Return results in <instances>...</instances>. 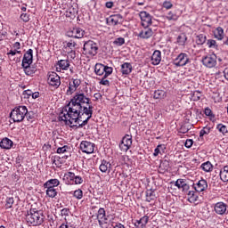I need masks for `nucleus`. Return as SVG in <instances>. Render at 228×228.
<instances>
[{
  "mask_svg": "<svg viewBox=\"0 0 228 228\" xmlns=\"http://www.w3.org/2000/svg\"><path fill=\"white\" fill-rule=\"evenodd\" d=\"M161 63V51L156 50L151 55V64L159 65Z\"/></svg>",
  "mask_w": 228,
  "mask_h": 228,
  "instance_id": "obj_19",
  "label": "nucleus"
},
{
  "mask_svg": "<svg viewBox=\"0 0 228 228\" xmlns=\"http://www.w3.org/2000/svg\"><path fill=\"white\" fill-rule=\"evenodd\" d=\"M202 63L205 67L213 69V67L216 66V54H209L203 57Z\"/></svg>",
  "mask_w": 228,
  "mask_h": 228,
  "instance_id": "obj_10",
  "label": "nucleus"
},
{
  "mask_svg": "<svg viewBox=\"0 0 228 228\" xmlns=\"http://www.w3.org/2000/svg\"><path fill=\"white\" fill-rule=\"evenodd\" d=\"M172 6H174V4H172V3L170 1H165L163 3V8H166V10H170V8H172Z\"/></svg>",
  "mask_w": 228,
  "mask_h": 228,
  "instance_id": "obj_53",
  "label": "nucleus"
},
{
  "mask_svg": "<svg viewBox=\"0 0 228 228\" xmlns=\"http://www.w3.org/2000/svg\"><path fill=\"white\" fill-rule=\"evenodd\" d=\"M76 45L77 44L74 41L66 42V47H69V49H74Z\"/></svg>",
  "mask_w": 228,
  "mask_h": 228,
  "instance_id": "obj_57",
  "label": "nucleus"
},
{
  "mask_svg": "<svg viewBox=\"0 0 228 228\" xmlns=\"http://www.w3.org/2000/svg\"><path fill=\"white\" fill-rule=\"evenodd\" d=\"M100 170L102 172V174H110L111 172V163L108 162L107 160H102V163L100 165Z\"/></svg>",
  "mask_w": 228,
  "mask_h": 228,
  "instance_id": "obj_20",
  "label": "nucleus"
},
{
  "mask_svg": "<svg viewBox=\"0 0 228 228\" xmlns=\"http://www.w3.org/2000/svg\"><path fill=\"white\" fill-rule=\"evenodd\" d=\"M201 168L204 170V172H211L213 170V164H211L209 161H207L201 165Z\"/></svg>",
  "mask_w": 228,
  "mask_h": 228,
  "instance_id": "obj_36",
  "label": "nucleus"
},
{
  "mask_svg": "<svg viewBox=\"0 0 228 228\" xmlns=\"http://www.w3.org/2000/svg\"><path fill=\"white\" fill-rule=\"evenodd\" d=\"M154 99H163L165 97V91L156 90L153 94Z\"/></svg>",
  "mask_w": 228,
  "mask_h": 228,
  "instance_id": "obj_39",
  "label": "nucleus"
},
{
  "mask_svg": "<svg viewBox=\"0 0 228 228\" xmlns=\"http://www.w3.org/2000/svg\"><path fill=\"white\" fill-rule=\"evenodd\" d=\"M114 45L120 47L126 44V39L124 37H118L113 41Z\"/></svg>",
  "mask_w": 228,
  "mask_h": 228,
  "instance_id": "obj_38",
  "label": "nucleus"
},
{
  "mask_svg": "<svg viewBox=\"0 0 228 228\" xmlns=\"http://www.w3.org/2000/svg\"><path fill=\"white\" fill-rule=\"evenodd\" d=\"M184 145H185L186 149H190L191 147V145H193V140L187 139Z\"/></svg>",
  "mask_w": 228,
  "mask_h": 228,
  "instance_id": "obj_59",
  "label": "nucleus"
},
{
  "mask_svg": "<svg viewBox=\"0 0 228 228\" xmlns=\"http://www.w3.org/2000/svg\"><path fill=\"white\" fill-rule=\"evenodd\" d=\"M85 104H92L90 98L83 93H76L70 102L62 109L61 113H74L77 117Z\"/></svg>",
  "mask_w": 228,
  "mask_h": 228,
  "instance_id": "obj_2",
  "label": "nucleus"
},
{
  "mask_svg": "<svg viewBox=\"0 0 228 228\" xmlns=\"http://www.w3.org/2000/svg\"><path fill=\"white\" fill-rule=\"evenodd\" d=\"M133 145V137L129 134H126L121 142L119 143V148L123 152H127L131 146Z\"/></svg>",
  "mask_w": 228,
  "mask_h": 228,
  "instance_id": "obj_8",
  "label": "nucleus"
},
{
  "mask_svg": "<svg viewBox=\"0 0 228 228\" xmlns=\"http://www.w3.org/2000/svg\"><path fill=\"white\" fill-rule=\"evenodd\" d=\"M23 95H27V97H32L33 95V91L31 90H26L23 92Z\"/></svg>",
  "mask_w": 228,
  "mask_h": 228,
  "instance_id": "obj_61",
  "label": "nucleus"
},
{
  "mask_svg": "<svg viewBox=\"0 0 228 228\" xmlns=\"http://www.w3.org/2000/svg\"><path fill=\"white\" fill-rule=\"evenodd\" d=\"M214 211L216 213V215H227L228 211H227V204L224 203V202H217L216 203L215 207H214Z\"/></svg>",
  "mask_w": 228,
  "mask_h": 228,
  "instance_id": "obj_13",
  "label": "nucleus"
},
{
  "mask_svg": "<svg viewBox=\"0 0 228 228\" xmlns=\"http://www.w3.org/2000/svg\"><path fill=\"white\" fill-rule=\"evenodd\" d=\"M61 216H69V215H70V209H69V208H62L61 210Z\"/></svg>",
  "mask_w": 228,
  "mask_h": 228,
  "instance_id": "obj_54",
  "label": "nucleus"
},
{
  "mask_svg": "<svg viewBox=\"0 0 228 228\" xmlns=\"http://www.w3.org/2000/svg\"><path fill=\"white\" fill-rule=\"evenodd\" d=\"M45 219V216H44V212L37 208H30L26 216L27 222L32 225H42Z\"/></svg>",
  "mask_w": 228,
  "mask_h": 228,
  "instance_id": "obj_3",
  "label": "nucleus"
},
{
  "mask_svg": "<svg viewBox=\"0 0 228 228\" xmlns=\"http://www.w3.org/2000/svg\"><path fill=\"white\" fill-rule=\"evenodd\" d=\"M104 77H108L110 74H113V68L104 65Z\"/></svg>",
  "mask_w": 228,
  "mask_h": 228,
  "instance_id": "obj_47",
  "label": "nucleus"
},
{
  "mask_svg": "<svg viewBox=\"0 0 228 228\" xmlns=\"http://www.w3.org/2000/svg\"><path fill=\"white\" fill-rule=\"evenodd\" d=\"M130 72H133V66L129 62H125L121 65V73L125 76H128Z\"/></svg>",
  "mask_w": 228,
  "mask_h": 228,
  "instance_id": "obj_22",
  "label": "nucleus"
},
{
  "mask_svg": "<svg viewBox=\"0 0 228 228\" xmlns=\"http://www.w3.org/2000/svg\"><path fill=\"white\" fill-rule=\"evenodd\" d=\"M166 19H167V20H177V19H179V15H177V13L174 11H170L167 15L166 16Z\"/></svg>",
  "mask_w": 228,
  "mask_h": 228,
  "instance_id": "obj_34",
  "label": "nucleus"
},
{
  "mask_svg": "<svg viewBox=\"0 0 228 228\" xmlns=\"http://www.w3.org/2000/svg\"><path fill=\"white\" fill-rule=\"evenodd\" d=\"M15 203V200L13 197H7L5 199L4 208L5 209H12L13 208V204Z\"/></svg>",
  "mask_w": 228,
  "mask_h": 228,
  "instance_id": "obj_31",
  "label": "nucleus"
},
{
  "mask_svg": "<svg viewBox=\"0 0 228 228\" xmlns=\"http://www.w3.org/2000/svg\"><path fill=\"white\" fill-rule=\"evenodd\" d=\"M67 152V146L60 147L57 149V154H65Z\"/></svg>",
  "mask_w": 228,
  "mask_h": 228,
  "instance_id": "obj_58",
  "label": "nucleus"
},
{
  "mask_svg": "<svg viewBox=\"0 0 228 228\" xmlns=\"http://www.w3.org/2000/svg\"><path fill=\"white\" fill-rule=\"evenodd\" d=\"M48 84L54 88H60V85H61V79L58 73L56 72H50L47 77Z\"/></svg>",
  "mask_w": 228,
  "mask_h": 228,
  "instance_id": "obj_7",
  "label": "nucleus"
},
{
  "mask_svg": "<svg viewBox=\"0 0 228 228\" xmlns=\"http://www.w3.org/2000/svg\"><path fill=\"white\" fill-rule=\"evenodd\" d=\"M24 73L26 76H34L35 72H37V67L34 65H31V63L26 64V65H21Z\"/></svg>",
  "mask_w": 228,
  "mask_h": 228,
  "instance_id": "obj_17",
  "label": "nucleus"
},
{
  "mask_svg": "<svg viewBox=\"0 0 228 228\" xmlns=\"http://www.w3.org/2000/svg\"><path fill=\"white\" fill-rule=\"evenodd\" d=\"M77 89L69 82V88L66 91V94L67 95H72V94H74V92H76Z\"/></svg>",
  "mask_w": 228,
  "mask_h": 228,
  "instance_id": "obj_45",
  "label": "nucleus"
},
{
  "mask_svg": "<svg viewBox=\"0 0 228 228\" xmlns=\"http://www.w3.org/2000/svg\"><path fill=\"white\" fill-rule=\"evenodd\" d=\"M141 20H142V26L143 28H149L151 24H152V16L149 14L147 12H142L140 14Z\"/></svg>",
  "mask_w": 228,
  "mask_h": 228,
  "instance_id": "obj_12",
  "label": "nucleus"
},
{
  "mask_svg": "<svg viewBox=\"0 0 228 228\" xmlns=\"http://www.w3.org/2000/svg\"><path fill=\"white\" fill-rule=\"evenodd\" d=\"M111 227L113 228H126V226H124V224H120V223H113L111 224Z\"/></svg>",
  "mask_w": 228,
  "mask_h": 228,
  "instance_id": "obj_60",
  "label": "nucleus"
},
{
  "mask_svg": "<svg viewBox=\"0 0 228 228\" xmlns=\"http://www.w3.org/2000/svg\"><path fill=\"white\" fill-rule=\"evenodd\" d=\"M214 36L217 40H224V28L222 27H217L216 31H214Z\"/></svg>",
  "mask_w": 228,
  "mask_h": 228,
  "instance_id": "obj_28",
  "label": "nucleus"
},
{
  "mask_svg": "<svg viewBox=\"0 0 228 228\" xmlns=\"http://www.w3.org/2000/svg\"><path fill=\"white\" fill-rule=\"evenodd\" d=\"M189 202L192 204H199V193L195 191H189L187 193Z\"/></svg>",
  "mask_w": 228,
  "mask_h": 228,
  "instance_id": "obj_21",
  "label": "nucleus"
},
{
  "mask_svg": "<svg viewBox=\"0 0 228 228\" xmlns=\"http://www.w3.org/2000/svg\"><path fill=\"white\" fill-rule=\"evenodd\" d=\"M190 129H191L190 126L182 125L179 129V133H182V134H186V133H188Z\"/></svg>",
  "mask_w": 228,
  "mask_h": 228,
  "instance_id": "obj_48",
  "label": "nucleus"
},
{
  "mask_svg": "<svg viewBox=\"0 0 228 228\" xmlns=\"http://www.w3.org/2000/svg\"><path fill=\"white\" fill-rule=\"evenodd\" d=\"M109 20L114 26H117L124 22V17L121 14H114L110 17Z\"/></svg>",
  "mask_w": 228,
  "mask_h": 228,
  "instance_id": "obj_18",
  "label": "nucleus"
},
{
  "mask_svg": "<svg viewBox=\"0 0 228 228\" xmlns=\"http://www.w3.org/2000/svg\"><path fill=\"white\" fill-rule=\"evenodd\" d=\"M84 54H88V56H96L99 51V45L97 43L88 40L84 44L83 46Z\"/></svg>",
  "mask_w": 228,
  "mask_h": 228,
  "instance_id": "obj_5",
  "label": "nucleus"
},
{
  "mask_svg": "<svg viewBox=\"0 0 228 228\" xmlns=\"http://www.w3.org/2000/svg\"><path fill=\"white\" fill-rule=\"evenodd\" d=\"M205 115L207 117H209L210 118V120H215L216 117H215V114H213V110H211V109H209L208 107H207L205 109V111H204Z\"/></svg>",
  "mask_w": 228,
  "mask_h": 228,
  "instance_id": "obj_42",
  "label": "nucleus"
},
{
  "mask_svg": "<svg viewBox=\"0 0 228 228\" xmlns=\"http://www.w3.org/2000/svg\"><path fill=\"white\" fill-rule=\"evenodd\" d=\"M207 45H208V47L210 49L213 47L215 48V47H216V41H215L213 39H209V40H208Z\"/></svg>",
  "mask_w": 228,
  "mask_h": 228,
  "instance_id": "obj_51",
  "label": "nucleus"
},
{
  "mask_svg": "<svg viewBox=\"0 0 228 228\" xmlns=\"http://www.w3.org/2000/svg\"><path fill=\"white\" fill-rule=\"evenodd\" d=\"M20 19H21V20H23V22H29V14L22 13L20 15Z\"/></svg>",
  "mask_w": 228,
  "mask_h": 228,
  "instance_id": "obj_55",
  "label": "nucleus"
},
{
  "mask_svg": "<svg viewBox=\"0 0 228 228\" xmlns=\"http://www.w3.org/2000/svg\"><path fill=\"white\" fill-rule=\"evenodd\" d=\"M188 63H190V57L184 53H181L173 61L175 67H184Z\"/></svg>",
  "mask_w": 228,
  "mask_h": 228,
  "instance_id": "obj_6",
  "label": "nucleus"
},
{
  "mask_svg": "<svg viewBox=\"0 0 228 228\" xmlns=\"http://www.w3.org/2000/svg\"><path fill=\"white\" fill-rule=\"evenodd\" d=\"M185 184L186 181H184V179H177L175 183V186H177V188L181 190V188H183Z\"/></svg>",
  "mask_w": 228,
  "mask_h": 228,
  "instance_id": "obj_46",
  "label": "nucleus"
},
{
  "mask_svg": "<svg viewBox=\"0 0 228 228\" xmlns=\"http://www.w3.org/2000/svg\"><path fill=\"white\" fill-rule=\"evenodd\" d=\"M73 182L75 183V184H82L83 183V177H81L79 175H76Z\"/></svg>",
  "mask_w": 228,
  "mask_h": 228,
  "instance_id": "obj_52",
  "label": "nucleus"
},
{
  "mask_svg": "<svg viewBox=\"0 0 228 228\" xmlns=\"http://www.w3.org/2000/svg\"><path fill=\"white\" fill-rule=\"evenodd\" d=\"M154 35V32L152 31V28H149L148 27H144L142 30L137 35L139 38H142L143 40H147L151 38Z\"/></svg>",
  "mask_w": 228,
  "mask_h": 228,
  "instance_id": "obj_15",
  "label": "nucleus"
},
{
  "mask_svg": "<svg viewBox=\"0 0 228 228\" xmlns=\"http://www.w3.org/2000/svg\"><path fill=\"white\" fill-rule=\"evenodd\" d=\"M56 186H60V180L58 179H50L44 183V187L56 188Z\"/></svg>",
  "mask_w": 228,
  "mask_h": 228,
  "instance_id": "obj_27",
  "label": "nucleus"
},
{
  "mask_svg": "<svg viewBox=\"0 0 228 228\" xmlns=\"http://www.w3.org/2000/svg\"><path fill=\"white\" fill-rule=\"evenodd\" d=\"M216 129L219 131V133H222V134L226 135L228 133V128L224 124H218L216 126Z\"/></svg>",
  "mask_w": 228,
  "mask_h": 228,
  "instance_id": "obj_37",
  "label": "nucleus"
},
{
  "mask_svg": "<svg viewBox=\"0 0 228 228\" xmlns=\"http://www.w3.org/2000/svg\"><path fill=\"white\" fill-rule=\"evenodd\" d=\"M211 133V127L209 126H205L203 129L200 131V138H202L205 134H209Z\"/></svg>",
  "mask_w": 228,
  "mask_h": 228,
  "instance_id": "obj_43",
  "label": "nucleus"
},
{
  "mask_svg": "<svg viewBox=\"0 0 228 228\" xmlns=\"http://www.w3.org/2000/svg\"><path fill=\"white\" fill-rule=\"evenodd\" d=\"M186 40H188V37H186V34L184 33L177 37V44H179V45H184V44H186Z\"/></svg>",
  "mask_w": 228,
  "mask_h": 228,
  "instance_id": "obj_35",
  "label": "nucleus"
},
{
  "mask_svg": "<svg viewBox=\"0 0 228 228\" xmlns=\"http://www.w3.org/2000/svg\"><path fill=\"white\" fill-rule=\"evenodd\" d=\"M146 202H152V200H156V192L154 190H147L145 192Z\"/></svg>",
  "mask_w": 228,
  "mask_h": 228,
  "instance_id": "obj_26",
  "label": "nucleus"
},
{
  "mask_svg": "<svg viewBox=\"0 0 228 228\" xmlns=\"http://www.w3.org/2000/svg\"><path fill=\"white\" fill-rule=\"evenodd\" d=\"M193 97H197L198 101L200 100V92L199 91L194 92Z\"/></svg>",
  "mask_w": 228,
  "mask_h": 228,
  "instance_id": "obj_64",
  "label": "nucleus"
},
{
  "mask_svg": "<svg viewBox=\"0 0 228 228\" xmlns=\"http://www.w3.org/2000/svg\"><path fill=\"white\" fill-rule=\"evenodd\" d=\"M208 37H206V35L204 34H200L196 37V44L197 45H204L206 44V40Z\"/></svg>",
  "mask_w": 228,
  "mask_h": 228,
  "instance_id": "obj_33",
  "label": "nucleus"
},
{
  "mask_svg": "<svg viewBox=\"0 0 228 228\" xmlns=\"http://www.w3.org/2000/svg\"><path fill=\"white\" fill-rule=\"evenodd\" d=\"M80 150L86 154H93L94 151H95V143L88 141H82L80 143Z\"/></svg>",
  "mask_w": 228,
  "mask_h": 228,
  "instance_id": "obj_9",
  "label": "nucleus"
},
{
  "mask_svg": "<svg viewBox=\"0 0 228 228\" xmlns=\"http://www.w3.org/2000/svg\"><path fill=\"white\" fill-rule=\"evenodd\" d=\"M106 216V210L103 208H100L97 214V220H102Z\"/></svg>",
  "mask_w": 228,
  "mask_h": 228,
  "instance_id": "obj_40",
  "label": "nucleus"
},
{
  "mask_svg": "<svg viewBox=\"0 0 228 228\" xmlns=\"http://www.w3.org/2000/svg\"><path fill=\"white\" fill-rule=\"evenodd\" d=\"M72 86H74L77 89V87L81 85V80L80 79H73L71 82H69Z\"/></svg>",
  "mask_w": 228,
  "mask_h": 228,
  "instance_id": "obj_50",
  "label": "nucleus"
},
{
  "mask_svg": "<svg viewBox=\"0 0 228 228\" xmlns=\"http://www.w3.org/2000/svg\"><path fill=\"white\" fill-rule=\"evenodd\" d=\"M13 146V142L10 140L9 138L5 137L0 142V147L1 149H12Z\"/></svg>",
  "mask_w": 228,
  "mask_h": 228,
  "instance_id": "obj_23",
  "label": "nucleus"
},
{
  "mask_svg": "<svg viewBox=\"0 0 228 228\" xmlns=\"http://www.w3.org/2000/svg\"><path fill=\"white\" fill-rule=\"evenodd\" d=\"M64 177H66V179H69V181H74V179L76 178V174L72 172H68L65 173Z\"/></svg>",
  "mask_w": 228,
  "mask_h": 228,
  "instance_id": "obj_49",
  "label": "nucleus"
},
{
  "mask_svg": "<svg viewBox=\"0 0 228 228\" xmlns=\"http://www.w3.org/2000/svg\"><path fill=\"white\" fill-rule=\"evenodd\" d=\"M46 188V195L47 197H50V199H54L58 195V191L54 187H44Z\"/></svg>",
  "mask_w": 228,
  "mask_h": 228,
  "instance_id": "obj_30",
  "label": "nucleus"
},
{
  "mask_svg": "<svg viewBox=\"0 0 228 228\" xmlns=\"http://www.w3.org/2000/svg\"><path fill=\"white\" fill-rule=\"evenodd\" d=\"M33 63V49H28L23 56L21 65Z\"/></svg>",
  "mask_w": 228,
  "mask_h": 228,
  "instance_id": "obj_16",
  "label": "nucleus"
},
{
  "mask_svg": "<svg viewBox=\"0 0 228 228\" xmlns=\"http://www.w3.org/2000/svg\"><path fill=\"white\" fill-rule=\"evenodd\" d=\"M28 115V108L26 106L15 107L10 113V118L12 122H22Z\"/></svg>",
  "mask_w": 228,
  "mask_h": 228,
  "instance_id": "obj_4",
  "label": "nucleus"
},
{
  "mask_svg": "<svg viewBox=\"0 0 228 228\" xmlns=\"http://www.w3.org/2000/svg\"><path fill=\"white\" fill-rule=\"evenodd\" d=\"M57 65H59L60 69L62 70H67L69 67H70V62L68 60H61L58 61Z\"/></svg>",
  "mask_w": 228,
  "mask_h": 228,
  "instance_id": "obj_32",
  "label": "nucleus"
},
{
  "mask_svg": "<svg viewBox=\"0 0 228 228\" xmlns=\"http://www.w3.org/2000/svg\"><path fill=\"white\" fill-rule=\"evenodd\" d=\"M104 64L97 63L94 66V72L97 76H102L104 74Z\"/></svg>",
  "mask_w": 228,
  "mask_h": 228,
  "instance_id": "obj_29",
  "label": "nucleus"
},
{
  "mask_svg": "<svg viewBox=\"0 0 228 228\" xmlns=\"http://www.w3.org/2000/svg\"><path fill=\"white\" fill-rule=\"evenodd\" d=\"M67 37L71 38H83V37H85V30L81 28H73L67 32Z\"/></svg>",
  "mask_w": 228,
  "mask_h": 228,
  "instance_id": "obj_11",
  "label": "nucleus"
},
{
  "mask_svg": "<svg viewBox=\"0 0 228 228\" xmlns=\"http://www.w3.org/2000/svg\"><path fill=\"white\" fill-rule=\"evenodd\" d=\"M73 197L75 199H77L78 200H81L83 199V191L81 189H77L73 192Z\"/></svg>",
  "mask_w": 228,
  "mask_h": 228,
  "instance_id": "obj_44",
  "label": "nucleus"
},
{
  "mask_svg": "<svg viewBox=\"0 0 228 228\" xmlns=\"http://www.w3.org/2000/svg\"><path fill=\"white\" fill-rule=\"evenodd\" d=\"M149 224V216H144L140 220L136 221L134 225L136 228H143Z\"/></svg>",
  "mask_w": 228,
  "mask_h": 228,
  "instance_id": "obj_24",
  "label": "nucleus"
},
{
  "mask_svg": "<svg viewBox=\"0 0 228 228\" xmlns=\"http://www.w3.org/2000/svg\"><path fill=\"white\" fill-rule=\"evenodd\" d=\"M101 97H102L101 93H96L94 94V101H99V99H101Z\"/></svg>",
  "mask_w": 228,
  "mask_h": 228,
  "instance_id": "obj_63",
  "label": "nucleus"
},
{
  "mask_svg": "<svg viewBox=\"0 0 228 228\" xmlns=\"http://www.w3.org/2000/svg\"><path fill=\"white\" fill-rule=\"evenodd\" d=\"M193 188L198 193L206 191V190H208V181L201 178L198 183H193Z\"/></svg>",
  "mask_w": 228,
  "mask_h": 228,
  "instance_id": "obj_14",
  "label": "nucleus"
},
{
  "mask_svg": "<svg viewBox=\"0 0 228 228\" xmlns=\"http://www.w3.org/2000/svg\"><path fill=\"white\" fill-rule=\"evenodd\" d=\"M98 224H99L100 227H102V228L108 227V225H107V224H108V216H105L103 218L100 219L98 221Z\"/></svg>",
  "mask_w": 228,
  "mask_h": 228,
  "instance_id": "obj_41",
  "label": "nucleus"
},
{
  "mask_svg": "<svg viewBox=\"0 0 228 228\" xmlns=\"http://www.w3.org/2000/svg\"><path fill=\"white\" fill-rule=\"evenodd\" d=\"M220 179L224 183H228V166H224L221 170H220Z\"/></svg>",
  "mask_w": 228,
  "mask_h": 228,
  "instance_id": "obj_25",
  "label": "nucleus"
},
{
  "mask_svg": "<svg viewBox=\"0 0 228 228\" xmlns=\"http://www.w3.org/2000/svg\"><path fill=\"white\" fill-rule=\"evenodd\" d=\"M100 85H103L104 86H110V80L106 79V77H104L103 76L100 81Z\"/></svg>",
  "mask_w": 228,
  "mask_h": 228,
  "instance_id": "obj_56",
  "label": "nucleus"
},
{
  "mask_svg": "<svg viewBox=\"0 0 228 228\" xmlns=\"http://www.w3.org/2000/svg\"><path fill=\"white\" fill-rule=\"evenodd\" d=\"M12 47H13V49H14L15 51L20 49V43H19V42L14 43L13 45H12Z\"/></svg>",
  "mask_w": 228,
  "mask_h": 228,
  "instance_id": "obj_62",
  "label": "nucleus"
},
{
  "mask_svg": "<svg viewBox=\"0 0 228 228\" xmlns=\"http://www.w3.org/2000/svg\"><path fill=\"white\" fill-rule=\"evenodd\" d=\"M92 115H94V106L90 103L87 104V107L82 105V109L77 116L71 112L60 113L59 120L60 122H65V125L69 126L72 129H81L88 124Z\"/></svg>",
  "mask_w": 228,
  "mask_h": 228,
  "instance_id": "obj_1",
  "label": "nucleus"
}]
</instances>
